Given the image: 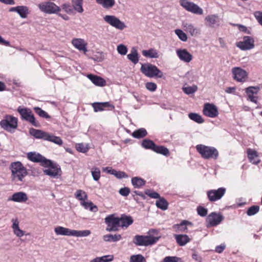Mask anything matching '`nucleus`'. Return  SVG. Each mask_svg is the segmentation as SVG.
Instances as JSON below:
<instances>
[{
  "mask_svg": "<svg viewBox=\"0 0 262 262\" xmlns=\"http://www.w3.org/2000/svg\"><path fill=\"white\" fill-rule=\"evenodd\" d=\"M119 220L120 226L122 228H127L133 223L132 217L125 215H122L121 217H119Z\"/></svg>",
  "mask_w": 262,
  "mask_h": 262,
  "instance_id": "28",
  "label": "nucleus"
},
{
  "mask_svg": "<svg viewBox=\"0 0 262 262\" xmlns=\"http://www.w3.org/2000/svg\"><path fill=\"white\" fill-rule=\"evenodd\" d=\"M132 183L135 188H140L145 184V181L139 177H134L132 179Z\"/></svg>",
  "mask_w": 262,
  "mask_h": 262,
  "instance_id": "39",
  "label": "nucleus"
},
{
  "mask_svg": "<svg viewBox=\"0 0 262 262\" xmlns=\"http://www.w3.org/2000/svg\"><path fill=\"white\" fill-rule=\"evenodd\" d=\"M233 78L241 82L246 81L248 78V73L241 67H234L231 70Z\"/></svg>",
  "mask_w": 262,
  "mask_h": 262,
  "instance_id": "15",
  "label": "nucleus"
},
{
  "mask_svg": "<svg viewBox=\"0 0 262 262\" xmlns=\"http://www.w3.org/2000/svg\"><path fill=\"white\" fill-rule=\"evenodd\" d=\"M145 193L151 198L160 199V196L159 194L156 192H151L149 190H146Z\"/></svg>",
  "mask_w": 262,
  "mask_h": 262,
  "instance_id": "61",
  "label": "nucleus"
},
{
  "mask_svg": "<svg viewBox=\"0 0 262 262\" xmlns=\"http://www.w3.org/2000/svg\"><path fill=\"white\" fill-rule=\"evenodd\" d=\"M189 118L198 123H202L204 122L202 116L196 113H191L188 114Z\"/></svg>",
  "mask_w": 262,
  "mask_h": 262,
  "instance_id": "42",
  "label": "nucleus"
},
{
  "mask_svg": "<svg viewBox=\"0 0 262 262\" xmlns=\"http://www.w3.org/2000/svg\"><path fill=\"white\" fill-rule=\"evenodd\" d=\"M162 262H183L182 259L177 256H166Z\"/></svg>",
  "mask_w": 262,
  "mask_h": 262,
  "instance_id": "51",
  "label": "nucleus"
},
{
  "mask_svg": "<svg viewBox=\"0 0 262 262\" xmlns=\"http://www.w3.org/2000/svg\"><path fill=\"white\" fill-rule=\"evenodd\" d=\"M159 239V237L137 235L134 237L133 242L137 246H147L155 244Z\"/></svg>",
  "mask_w": 262,
  "mask_h": 262,
  "instance_id": "7",
  "label": "nucleus"
},
{
  "mask_svg": "<svg viewBox=\"0 0 262 262\" xmlns=\"http://www.w3.org/2000/svg\"><path fill=\"white\" fill-rule=\"evenodd\" d=\"M183 91L187 95L192 94L198 90V86L196 85L183 87Z\"/></svg>",
  "mask_w": 262,
  "mask_h": 262,
  "instance_id": "45",
  "label": "nucleus"
},
{
  "mask_svg": "<svg viewBox=\"0 0 262 262\" xmlns=\"http://www.w3.org/2000/svg\"><path fill=\"white\" fill-rule=\"evenodd\" d=\"M141 72L149 78H162L163 74L156 66L150 63L142 64L140 69Z\"/></svg>",
  "mask_w": 262,
  "mask_h": 262,
  "instance_id": "5",
  "label": "nucleus"
},
{
  "mask_svg": "<svg viewBox=\"0 0 262 262\" xmlns=\"http://www.w3.org/2000/svg\"><path fill=\"white\" fill-rule=\"evenodd\" d=\"M180 4L186 10L192 13L199 15L203 13V10L201 7L188 0H180Z\"/></svg>",
  "mask_w": 262,
  "mask_h": 262,
  "instance_id": "9",
  "label": "nucleus"
},
{
  "mask_svg": "<svg viewBox=\"0 0 262 262\" xmlns=\"http://www.w3.org/2000/svg\"><path fill=\"white\" fill-rule=\"evenodd\" d=\"M236 46L242 51L250 50L255 47L254 38L249 36H245L242 41L237 42Z\"/></svg>",
  "mask_w": 262,
  "mask_h": 262,
  "instance_id": "10",
  "label": "nucleus"
},
{
  "mask_svg": "<svg viewBox=\"0 0 262 262\" xmlns=\"http://www.w3.org/2000/svg\"><path fill=\"white\" fill-rule=\"evenodd\" d=\"M46 167L48 168L46 169H45L43 170V172L46 175H48L50 177L55 178L58 176L60 172V168L55 166L52 162L50 165L46 166Z\"/></svg>",
  "mask_w": 262,
  "mask_h": 262,
  "instance_id": "23",
  "label": "nucleus"
},
{
  "mask_svg": "<svg viewBox=\"0 0 262 262\" xmlns=\"http://www.w3.org/2000/svg\"><path fill=\"white\" fill-rule=\"evenodd\" d=\"M101 262H110L113 260V256L112 255H105L99 257Z\"/></svg>",
  "mask_w": 262,
  "mask_h": 262,
  "instance_id": "63",
  "label": "nucleus"
},
{
  "mask_svg": "<svg viewBox=\"0 0 262 262\" xmlns=\"http://www.w3.org/2000/svg\"><path fill=\"white\" fill-rule=\"evenodd\" d=\"M176 53L179 59L185 62H190L192 59V55L186 49H178Z\"/></svg>",
  "mask_w": 262,
  "mask_h": 262,
  "instance_id": "19",
  "label": "nucleus"
},
{
  "mask_svg": "<svg viewBox=\"0 0 262 262\" xmlns=\"http://www.w3.org/2000/svg\"><path fill=\"white\" fill-rule=\"evenodd\" d=\"M87 77L96 85L103 86L105 84V80L100 77L93 74H89Z\"/></svg>",
  "mask_w": 262,
  "mask_h": 262,
  "instance_id": "27",
  "label": "nucleus"
},
{
  "mask_svg": "<svg viewBox=\"0 0 262 262\" xmlns=\"http://www.w3.org/2000/svg\"><path fill=\"white\" fill-rule=\"evenodd\" d=\"M34 110L37 114H38L40 117L45 118H49L50 116L48 114L43 110L41 109L39 107H34Z\"/></svg>",
  "mask_w": 262,
  "mask_h": 262,
  "instance_id": "54",
  "label": "nucleus"
},
{
  "mask_svg": "<svg viewBox=\"0 0 262 262\" xmlns=\"http://www.w3.org/2000/svg\"><path fill=\"white\" fill-rule=\"evenodd\" d=\"M192 223L183 220L180 224H174L172 228L176 232H186L187 230V226H192Z\"/></svg>",
  "mask_w": 262,
  "mask_h": 262,
  "instance_id": "24",
  "label": "nucleus"
},
{
  "mask_svg": "<svg viewBox=\"0 0 262 262\" xmlns=\"http://www.w3.org/2000/svg\"><path fill=\"white\" fill-rule=\"evenodd\" d=\"M260 89L259 86H249L246 89V93L247 95H256L259 92Z\"/></svg>",
  "mask_w": 262,
  "mask_h": 262,
  "instance_id": "48",
  "label": "nucleus"
},
{
  "mask_svg": "<svg viewBox=\"0 0 262 262\" xmlns=\"http://www.w3.org/2000/svg\"><path fill=\"white\" fill-rule=\"evenodd\" d=\"M93 106L95 112L102 111L104 110V107H112L114 108V106L111 105L109 102H97L93 104Z\"/></svg>",
  "mask_w": 262,
  "mask_h": 262,
  "instance_id": "31",
  "label": "nucleus"
},
{
  "mask_svg": "<svg viewBox=\"0 0 262 262\" xmlns=\"http://www.w3.org/2000/svg\"><path fill=\"white\" fill-rule=\"evenodd\" d=\"M119 193L122 196H127L130 193V189L128 187L122 188L119 190Z\"/></svg>",
  "mask_w": 262,
  "mask_h": 262,
  "instance_id": "62",
  "label": "nucleus"
},
{
  "mask_svg": "<svg viewBox=\"0 0 262 262\" xmlns=\"http://www.w3.org/2000/svg\"><path fill=\"white\" fill-rule=\"evenodd\" d=\"M147 135V132L143 128L137 129L133 132L132 136L136 138H140L145 137Z\"/></svg>",
  "mask_w": 262,
  "mask_h": 262,
  "instance_id": "43",
  "label": "nucleus"
},
{
  "mask_svg": "<svg viewBox=\"0 0 262 262\" xmlns=\"http://www.w3.org/2000/svg\"><path fill=\"white\" fill-rule=\"evenodd\" d=\"M71 2L73 8L76 11L80 13L83 12V0H71Z\"/></svg>",
  "mask_w": 262,
  "mask_h": 262,
  "instance_id": "33",
  "label": "nucleus"
},
{
  "mask_svg": "<svg viewBox=\"0 0 262 262\" xmlns=\"http://www.w3.org/2000/svg\"><path fill=\"white\" fill-rule=\"evenodd\" d=\"M185 77L189 82H193L198 79V76L195 72L193 71H189L185 74Z\"/></svg>",
  "mask_w": 262,
  "mask_h": 262,
  "instance_id": "49",
  "label": "nucleus"
},
{
  "mask_svg": "<svg viewBox=\"0 0 262 262\" xmlns=\"http://www.w3.org/2000/svg\"><path fill=\"white\" fill-rule=\"evenodd\" d=\"M27 158L32 162L40 163L42 166H49L52 164L51 160L47 159L40 154L35 152H28Z\"/></svg>",
  "mask_w": 262,
  "mask_h": 262,
  "instance_id": "12",
  "label": "nucleus"
},
{
  "mask_svg": "<svg viewBox=\"0 0 262 262\" xmlns=\"http://www.w3.org/2000/svg\"><path fill=\"white\" fill-rule=\"evenodd\" d=\"M176 34L179 38L183 41H186L187 40V35L181 29H176L174 30Z\"/></svg>",
  "mask_w": 262,
  "mask_h": 262,
  "instance_id": "50",
  "label": "nucleus"
},
{
  "mask_svg": "<svg viewBox=\"0 0 262 262\" xmlns=\"http://www.w3.org/2000/svg\"><path fill=\"white\" fill-rule=\"evenodd\" d=\"M196 151L205 159L216 160L219 157L218 150L214 147L199 144L196 146Z\"/></svg>",
  "mask_w": 262,
  "mask_h": 262,
  "instance_id": "2",
  "label": "nucleus"
},
{
  "mask_svg": "<svg viewBox=\"0 0 262 262\" xmlns=\"http://www.w3.org/2000/svg\"><path fill=\"white\" fill-rule=\"evenodd\" d=\"M183 29L185 31L189 33L191 36H196L200 34V30L193 24L188 23H183Z\"/></svg>",
  "mask_w": 262,
  "mask_h": 262,
  "instance_id": "20",
  "label": "nucleus"
},
{
  "mask_svg": "<svg viewBox=\"0 0 262 262\" xmlns=\"http://www.w3.org/2000/svg\"><path fill=\"white\" fill-rule=\"evenodd\" d=\"M207 209L202 206H199L197 208L198 214L201 216H205L207 214Z\"/></svg>",
  "mask_w": 262,
  "mask_h": 262,
  "instance_id": "59",
  "label": "nucleus"
},
{
  "mask_svg": "<svg viewBox=\"0 0 262 262\" xmlns=\"http://www.w3.org/2000/svg\"><path fill=\"white\" fill-rule=\"evenodd\" d=\"M226 191V189L224 187L209 190L207 192L208 199L210 202H215L220 200L224 195Z\"/></svg>",
  "mask_w": 262,
  "mask_h": 262,
  "instance_id": "14",
  "label": "nucleus"
},
{
  "mask_svg": "<svg viewBox=\"0 0 262 262\" xmlns=\"http://www.w3.org/2000/svg\"><path fill=\"white\" fill-rule=\"evenodd\" d=\"M29 134L36 139H42L58 145L62 144V140L59 137L54 136L41 130L32 128L29 129Z\"/></svg>",
  "mask_w": 262,
  "mask_h": 262,
  "instance_id": "3",
  "label": "nucleus"
},
{
  "mask_svg": "<svg viewBox=\"0 0 262 262\" xmlns=\"http://www.w3.org/2000/svg\"><path fill=\"white\" fill-rule=\"evenodd\" d=\"M259 210L258 206H252L250 207L247 211V214L249 216H252L257 213Z\"/></svg>",
  "mask_w": 262,
  "mask_h": 262,
  "instance_id": "52",
  "label": "nucleus"
},
{
  "mask_svg": "<svg viewBox=\"0 0 262 262\" xmlns=\"http://www.w3.org/2000/svg\"><path fill=\"white\" fill-rule=\"evenodd\" d=\"M156 206L158 208L165 210L168 208V203L167 201L163 198H160L156 201Z\"/></svg>",
  "mask_w": 262,
  "mask_h": 262,
  "instance_id": "40",
  "label": "nucleus"
},
{
  "mask_svg": "<svg viewBox=\"0 0 262 262\" xmlns=\"http://www.w3.org/2000/svg\"><path fill=\"white\" fill-rule=\"evenodd\" d=\"M54 231L57 235H66V228L58 226L54 228Z\"/></svg>",
  "mask_w": 262,
  "mask_h": 262,
  "instance_id": "56",
  "label": "nucleus"
},
{
  "mask_svg": "<svg viewBox=\"0 0 262 262\" xmlns=\"http://www.w3.org/2000/svg\"><path fill=\"white\" fill-rule=\"evenodd\" d=\"M174 237L180 246H184L190 241V238L186 234H174Z\"/></svg>",
  "mask_w": 262,
  "mask_h": 262,
  "instance_id": "26",
  "label": "nucleus"
},
{
  "mask_svg": "<svg viewBox=\"0 0 262 262\" xmlns=\"http://www.w3.org/2000/svg\"><path fill=\"white\" fill-rule=\"evenodd\" d=\"M75 147L77 151L82 153L86 152L90 149L89 144L88 143H77L76 144Z\"/></svg>",
  "mask_w": 262,
  "mask_h": 262,
  "instance_id": "41",
  "label": "nucleus"
},
{
  "mask_svg": "<svg viewBox=\"0 0 262 262\" xmlns=\"http://www.w3.org/2000/svg\"><path fill=\"white\" fill-rule=\"evenodd\" d=\"M91 233L89 230H78L77 237H86L90 235Z\"/></svg>",
  "mask_w": 262,
  "mask_h": 262,
  "instance_id": "60",
  "label": "nucleus"
},
{
  "mask_svg": "<svg viewBox=\"0 0 262 262\" xmlns=\"http://www.w3.org/2000/svg\"><path fill=\"white\" fill-rule=\"evenodd\" d=\"M247 153L248 158L251 163L257 165L260 162V160L258 158V154L256 151L251 148H248L247 150Z\"/></svg>",
  "mask_w": 262,
  "mask_h": 262,
  "instance_id": "25",
  "label": "nucleus"
},
{
  "mask_svg": "<svg viewBox=\"0 0 262 262\" xmlns=\"http://www.w3.org/2000/svg\"><path fill=\"white\" fill-rule=\"evenodd\" d=\"M75 198L79 200L80 202L86 201L88 199L86 193L81 189L77 190L75 193Z\"/></svg>",
  "mask_w": 262,
  "mask_h": 262,
  "instance_id": "38",
  "label": "nucleus"
},
{
  "mask_svg": "<svg viewBox=\"0 0 262 262\" xmlns=\"http://www.w3.org/2000/svg\"><path fill=\"white\" fill-rule=\"evenodd\" d=\"M127 58L134 64H137L139 61L138 53L135 48H133L130 53L127 55Z\"/></svg>",
  "mask_w": 262,
  "mask_h": 262,
  "instance_id": "32",
  "label": "nucleus"
},
{
  "mask_svg": "<svg viewBox=\"0 0 262 262\" xmlns=\"http://www.w3.org/2000/svg\"><path fill=\"white\" fill-rule=\"evenodd\" d=\"M38 7L41 11L48 14L55 13L60 10L58 6L51 2L41 3Z\"/></svg>",
  "mask_w": 262,
  "mask_h": 262,
  "instance_id": "13",
  "label": "nucleus"
},
{
  "mask_svg": "<svg viewBox=\"0 0 262 262\" xmlns=\"http://www.w3.org/2000/svg\"><path fill=\"white\" fill-rule=\"evenodd\" d=\"M119 217H116L115 214L107 216L105 218V223L107 225L106 230L109 232L116 231L120 227Z\"/></svg>",
  "mask_w": 262,
  "mask_h": 262,
  "instance_id": "8",
  "label": "nucleus"
},
{
  "mask_svg": "<svg viewBox=\"0 0 262 262\" xmlns=\"http://www.w3.org/2000/svg\"><path fill=\"white\" fill-rule=\"evenodd\" d=\"M121 238L120 234H106L103 236V239L105 242H115L120 241Z\"/></svg>",
  "mask_w": 262,
  "mask_h": 262,
  "instance_id": "35",
  "label": "nucleus"
},
{
  "mask_svg": "<svg viewBox=\"0 0 262 262\" xmlns=\"http://www.w3.org/2000/svg\"><path fill=\"white\" fill-rule=\"evenodd\" d=\"M223 220V216L215 212L210 213L207 218L208 223L207 227L216 226L220 224Z\"/></svg>",
  "mask_w": 262,
  "mask_h": 262,
  "instance_id": "17",
  "label": "nucleus"
},
{
  "mask_svg": "<svg viewBox=\"0 0 262 262\" xmlns=\"http://www.w3.org/2000/svg\"><path fill=\"white\" fill-rule=\"evenodd\" d=\"M253 15L257 22L262 26V12L257 11L254 12Z\"/></svg>",
  "mask_w": 262,
  "mask_h": 262,
  "instance_id": "58",
  "label": "nucleus"
},
{
  "mask_svg": "<svg viewBox=\"0 0 262 262\" xmlns=\"http://www.w3.org/2000/svg\"><path fill=\"white\" fill-rule=\"evenodd\" d=\"M91 173L94 180L97 181L100 178V170L99 168L94 167L91 169Z\"/></svg>",
  "mask_w": 262,
  "mask_h": 262,
  "instance_id": "46",
  "label": "nucleus"
},
{
  "mask_svg": "<svg viewBox=\"0 0 262 262\" xmlns=\"http://www.w3.org/2000/svg\"><path fill=\"white\" fill-rule=\"evenodd\" d=\"M203 112L204 115L210 118L216 117L219 115L217 107L211 103L205 104Z\"/></svg>",
  "mask_w": 262,
  "mask_h": 262,
  "instance_id": "16",
  "label": "nucleus"
},
{
  "mask_svg": "<svg viewBox=\"0 0 262 262\" xmlns=\"http://www.w3.org/2000/svg\"><path fill=\"white\" fill-rule=\"evenodd\" d=\"M117 50L119 54L121 55H125L127 52V47L122 44L119 45L117 47Z\"/></svg>",
  "mask_w": 262,
  "mask_h": 262,
  "instance_id": "55",
  "label": "nucleus"
},
{
  "mask_svg": "<svg viewBox=\"0 0 262 262\" xmlns=\"http://www.w3.org/2000/svg\"><path fill=\"white\" fill-rule=\"evenodd\" d=\"M218 16L216 14L209 15L207 16L205 20L207 21L208 25L213 27L218 21Z\"/></svg>",
  "mask_w": 262,
  "mask_h": 262,
  "instance_id": "36",
  "label": "nucleus"
},
{
  "mask_svg": "<svg viewBox=\"0 0 262 262\" xmlns=\"http://www.w3.org/2000/svg\"><path fill=\"white\" fill-rule=\"evenodd\" d=\"M153 151L165 156H168L169 154L168 149L163 146H158L156 145Z\"/></svg>",
  "mask_w": 262,
  "mask_h": 262,
  "instance_id": "37",
  "label": "nucleus"
},
{
  "mask_svg": "<svg viewBox=\"0 0 262 262\" xmlns=\"http://www.w3.org/2000/svg\"><path fill=\"white\" fill-rule=\"evenodd\" d=\"M9 11L10 12H17L22 18H27L29 14V8L25 6H19L12 7L10 9Z\"/></svg>",
  "mask_w": 262,
  "mask_h": 262,
  "instance_id": "22",
  "label": "nucleus"
},
{
  "mask_svg": "<svg viewBox=\"0 0 262 262\" xmlns=\"http://www.w3.org/2000/svg\"><path fill=\"white\" fill-rule=\"evenodd\" d=\"M97 4L101 6L104 9H111L115 4V0H95Z\"/></svg>",
  "mask_w": 262,
  "mask_h": 262,
  "instance_id": "30",
  "label": "nucleus"
},
{
  "mask_svg": "<svg viewBox=\"0 0 262 262\" xmlns=\"http://www.w3.org/2000/svg\"><path fill=\"white\" fill-rule=\"evenodd\" d=\"M142 146L146 149L154 150L156 144L153 141L148 139H144L142 143Z\"/></svg>",
  "mask_w": 262,
  "mask_h": 262,
  "instance_id": "44",
  "label": "nucleus"
},
{
  "mask_svg": "<svg viewBox=\"0 0 262 262\" xmlns=\"http://www.w3.org/2000/svg\"><path fill=\"white\" fill-rule=\"evenodd\" d=\"M80 205L85 209H89L90 211L96 212L98 211L97 207L94 205L92 202L84 201L80 202Z\"/></svg>",
  "mask_w": 262,
  "mask_h": 262,
  "instance_id": "34",
  "label": "nucleus"
},
{
  "mask_svg": "<svg viewBox=\"0 0 262 262\" xmlns=\"http://www.w3.org/2000/svg\"><path fill=\"white\" fill-rule=\"evenodd\" d=\"M0 126L8 132L14 133L18 127V119L12 115H7L1 121Z\"/></svg>",
  "mask_w": 262,
  "mask_h": 262,
  "instance_id": "4",
  "label": "nucleus"
},
{
  "mask_svg": "<svg viewBox=\"0 0 262 262\" xmlns=\"http://www.w3.org/2000/svg\"><path fill=\"white\" fill-rule=\"evenodd\" d=\"M142 53L146 57L151 58H158L159 57V54L158 51L154 48H151L147 50H143Z\"/></svg>",
  "mask_w": 262,
  "mask_h": 262,
  "instance_id": "29",
  "label": "nucleus"
},
{
  "mask_svg": "<svg viewBox=\"0 0 262 262\" xmlns=\"http://www.w3.org/2000/svg\"><path fill=\"white\" fill-rule=\"evenodd\" d=\"M17 111L20 114L22 120L30 122L35 127H38L39 126V123L35 120L34 115L30 109L19 106L17 108Z\"/></svg>",
  "mask_w": 262,
  "mask_h": 262,
  "instance_id": "6",
  "label": "nucleus"
},
{
  "mask_svg": "<svg viewBox=\"0 0 262 262\" xmlns=\"http://www.w3.org/2000/svg\"><path fill=\"white\" fill-rule=\"evenodd\" d=\"M145 87L148 91L151 92H155L157 88V84L152 82H147L145 84Z\"/></svg>",
  "mask_w": 262,
  "mask_h": 262,
  "instance_id": "57",
  "label": "nucleus"
},
{
  "mask_svg": "<svg viewBox=\"0 0 262 262\" xmlns=\"http://www.w3.org/2000/svg\"><path fill=\"white\" fill-rule=\"evenodd\" d=\"M28 200V197L26 193L19 191L14 193L8 200L17 203H25Z\"/></svg>",
  "mask_w": 262,
  "mask_h": 262,
  "instance_id": "18",
  "label": "nucleus"
},
{
  "mask_svg": "<svg viewBox=\"0 0 262 262\" xmlns=\"http://www.w3.org/2000/svg\"><path fill=\"white\" fill-rule=\"evenodd\" d=\"M129 262H146V260L142 255L137 254L130 257Z\"/></svg>",
  "mask_w": 262,
  "mask_h": 262,
  "instance_id": "47",
  "label": "nucleus"
},
{
  "mask_svg": "<svg viewBox=\"0 0 262 262\" xmlns=\"http://www.w3.org/2000/svg\"><path fill=\"white\" fill-rule=\"evenodd\" d=\"M111 171L112 172V174L115 176L118 179L128 178V176L123 171H117L115 169L114 170H111Z\"/></svg>",
  "mask_w": 262,
  "mask_h": 262,
  "instance_id": "53",
  "label": "nucleus"
},
{
  "mask_svg": "<svg viewBox=\"0 0 262 262\" xmlns=\"http://www.w3.org/2000/svg\"><path fill=\"white\" fill-rule=\"evenodd\" d=\"M192 258L193 260L197 262H202V257L198 254L195 252H194L192 255Z\"/></svg>",
  "mask_w": 262,
  "mask_h": 262,
  "instance_id": "64",
  "label": "nucleus"
},
{
  "mask_svg": "<svg viewBox=\"0 0 262 262\" xmlns=\"http://www.w3.org/2000/svg\"><path fill=\"white\" fill-rule=\"evenodd\" d=\"M72 43L75 48L79 51L83 52L84 53L88 51L86 48L87 43L83 39L74 38L72 40Z\"/></svg>",
  "mask_w": 262,
  "mask_h": 262,
  "instance_id": "21",
  "label": "nucleus"
},
{
  "mask_svg": "<svg viewBox=\"0 0 262 262\" xmlns=\"http://www.w3.org/2000/svg\"><path fill=\"white\" fill-rule=\"evenodd\" d=\"M9 169L11 172V179L14 182H23L28 174L26 168L19 161L11 163Z\"/></svg>",
  "mask_w": 262,
  "mask_h": 262,
  "instance_id": "1",
  "label": "nucleus"
},
{
  "mask_svg": "<svg viewBox=\"0 0 262 262\" xmlns=\"http://www.w3.org/2000/svg\"><path fill=\"white\" fill-rule=\"evenodd\" d=\"M103 19L105 22L117 29L122 30L126 28L125 24L114 15H106L103 17Z\"/></svg>",
  "mask_w": 262,
  "mask_h": 262,
  "instance_id": "11",
  "label": "nucleus"
}]
</instances>
